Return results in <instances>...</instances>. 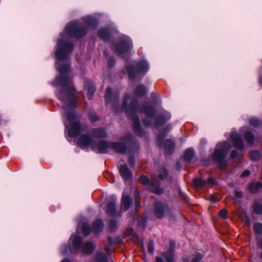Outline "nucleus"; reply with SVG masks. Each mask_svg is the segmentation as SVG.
I'll return each instance as SVG.
<instances>
[{"instance_id":"nucleus-4","label":"nucleus","mask_w":262,"mask_h":262,"mask_svg":"<svg viewBox=\"0 0 262 262\" xmlns=\"http://www.w3.org/2000/svg\"><path fill=\"white\" fill-rule=\"evenodd\" d=\"M140 111L144 113L146 116L145 118L142 120V124L146 127L154 126L156 128H158L163 125L171 117L167 113L156 116L155 108L147 102L143 103L140 107Z\"/></svg>"},{"instance_id":"nucleus-22","label":"nucleus","mask_w":262,"mask_h":262,"mask_svg":"<svg viewBox=\"0 0 262 262\" xmlns=\"http://www.w3.org/2000/svg\"><path fill=\"white\" fill-rule=\"evenodd\" d=\"M104 227V224L102 220H97L94 222L93 225V231L95 233L101 232Z\"/></svg>"},{"instance_id":"nucleus-23","label":"nucleus","mask_w":262,"mask_h":262,"mask_svg":"<svg viewBox=\"0 0 262 262\" xmlns=\"http://www.w3.org/2000/svg\"><path fill=\"white\" fill-rule=\"evenodd\" d=\"M166 262H174V253L173 250H169L162 253Z\"/></svg>"},{"instance_id":"nucleus-2","label":"nucleus","mask_w":262,"mask_h":262,"mask_svg":"<svg viewBox=\"0 0 262 262\" xmlns=\"http://www.w3.org/2000/svg\"><path fill=\"white\" fill-rule=\"evenodd\" d=\"M104 98L106 105L107 106L111 105L115 112L119 113L125 110L128 119L133 122L134 133L140 136L144 135V130L141 127L140 119L137 114L139 106L137 98H133L128 105L130 95L129 93H126L122 104L120 106L119 104V91L116 89L113 90L110 87L106 89Z\"/></svg>"},{"instance_id":"nucleus-42","label":"nucleus","mask_w":262,"mask_h":262,"mask_svg":"<svg viewBox=\"0 0 262 262\" xmlns=\"http://www.w3.org/2000/svg\"><path fill=\"white\" fill-rule=\"evenodd\" d=\"M135 194V202L136 204H138V203H140V194L138 190H136L134 192Z\"/></svg>"},{"instance_id":"nucleus-52","label":"nucleus","mask_w":262,"mask_h":262,"mask_svg":"<svg viewBox=\"0 0 262 262\" xmlns=\"http://www.w3.org/2000/svg\"><path fill=\"white\" fill-rule=\"evenodd\" d=\"M258 246L262 249V238L259 240L258 243ZM260 257L262 258V252L260 254Z\"/></svg>"},{"instance_id":"nucleus-36","label":"nucleus","mask_w":262,"mask_h":262,"mask_svg":"<svg viewBox=\"0 0 262 262\" xmlns=\"http://www.w3.org/2000/svg\"><path fill=\"white\" fill-rule=\"evenodd\" d=\"M165 136V133H159L157 135V143L159 146L162 145Z\"/></svg>"},{"instance_id":"nucleus-34","label":"nucleus","mask_w":262,"mask_h":262,"mask_svg":"<svg viewBox=\"0 0 262 262\" xmlns=\"http://www.w3.org/2000/svg\"><path fill=\"white\" fill-rule=\"evenodd\" d=\"M104 55L107 59L108 67L110 68L113 67L116 63L115 57L114 56L107 57V52L106 51L104 52Z\"/></svg>"},{"instance_id":"nucleus-56","label":"nucleus","mask_w":262,"mask_h":262,"mask_svg":"<svg viewBox=\"0 0 262 262\" xmlns=\"http://www.w3.org/2000/svg\"><path fill=\"white\" fill-rule=\"evenodd\" d=\"M61 262H71L69 259L66 258L62 260Z\"/></svg>"},{"instance_id":"nucleus-16","label":"nucleus","mask_w":262,"mask_h":262,"mask_svg":"<svg viewBox=\"0 0 262 262\" xmlns=\"http://www.w3.org/2000/svg\"><path fill=\"white\" fill-rule=\"evenodd\" d=\"M111 148H112L116 152L125 154L126 152V146L122 142H111Z\"/></svg>"},{"instance_id":"nucleus-44","label":"nucleus","mask_w":262,"mask_h":262,"mask_svg":"<svg viewBox=\"0 0 262 262\" xmlns=\"http://www.w3.org/2000/svg\"><path fill=\"white\" fill-rule=\"evenodd\" d=\"M234 194H235V196L238 199H240V198H242V196H243L242 192L238 189H236L235 190Z\"/></svg>"},{"instance_id":"nucleus-14","label":"nucleus","mask_w":262,"mask_h":262,"mask_svg":"<svg viewBox=\"0 0 262 262\" xmlns=\"http://www.w3.org/2000/svg\"><path fill=\"white\" fill-rule=\"evenodd\" d=\"M233 146L238 150H242L244 147L243 141L240 136L235 132H232L231 135Z\"/></svg>"},{"instance_id":"nucleus-39","label":"nucleus","mask_w":262,"mask_h":262,"mask_svg":"<svg viewBox=\"0 0 262 262\" xmlns=\"http://www.w3.org/2000/svg\"><path fill=\"white\" fill-rule=\"evenodd\" d=\"M89 117L92 122H95L99 120L98 116L95 113H90Z\"/></svg>"},{"instance_id":"nucleus-49","label":"nucleus","mask_w":262,"mask_h":262,"mask_svg":"<svg viewBox=\"0 0 262 262\" xmlns=\"http://www.w3.org/2000/svg\"><path fill=\"white\" fill-rule=\"evenodd\" d=\"M231 158L233 159L237 156V152L236 150H233L231 152Z\"/></svg>"},{"instance_id":"nucleus-30","label":"nucleus","mask_w":262,"mask_h":262,"mask_svg":"<svg viewBox=\"0 0 262 262\" xmlns=\"http://www.w3.org/2000/svg\"><path fill=\"white\" fill-rule=\"evenodd\" d=\"M96 262H108L107 257L102 252H98L96 255Z\"/></svg>"},{"instance_id":"nucleus-29","label":"nucleus","mask_w":262,"mask_h":262,"mask_svg":"<svg viewBox=\"0 0 262 262\" xmlns=\"http://www.w3.org/2000/svg\"><path fill=\"white\" fill-rule=\"evenodd\" d=\"M253 211L256 214H262V205L258 202H255L252 206Z\"/></svg>"},{"instance_id":"nucleus-55","label":"nucleus","mask_w":262,"mask_h":262,"mask_svg":"<svg viewBox=\"0 0 262 262\" xmlns=\"http://www.w3.org/2000/svg\"><path fill=\"white\" fill-rule=\"evenodd\" d=\"M142 223L144 224L145 223V221H143L142 220H141L139 221L138 222V224L139 225H141V224H142Z\"/></svg>"},{"instance_id":"nucleus-6","label":"nucleus","mask_w":262,"mask_h":262,"mask_svg":"<svg viewBox=\"0 0 262 262\" xmlns=\"http://www.w3.org/2000/svg\"><path fill=\"white\" fill-rule=\"evenodd\" d=\"M149 69V63L146 60L138 62L136 68L130 64L126 66V71L130 80H133L137 78L138 74L144 75L148 71Z\"/></svg>"},{"instance_id":"nucleus-11","label":"nucleus","mask_w":262,"mask_h":262,"mask_svg":"<svg viewBox=\"0 0 262 262\" xmlns=\"http://www.w3.org/2000/svg\"><path fill=\"white\" fill-rule=\"evenodd\" d=\"M168 209V207L166 204L161 202H157L154 205V212L158 219H161L164 216Z\"/></svg>"},{"instance_id":"nucleus-53","label":"nucleus","mask_w":262,"mask_h":262,"mask_svg":"<svg viewBox=\"0 0 262 262\" xmlns=\"http://www.w3.org/2000/svg\"><path fill=\"white\" fill-rule=\"evenodd\" d=\"M105 251L106 252V253L108 255H110L111 254V252H110V248L108 246H106V247H105Z\"/></svg>"},{"instance_id":"nucleus-12","label":"nucleus","mask_w":262,"mask_h":262,"mask_svg":"<svg viewBox=\"0 0 262 262\" xmlns=\"http://www.w3.org/2000/svg\"><path fill=\"white\" fill-rule=\"evenodd\" d=\"M117 196L115 195H112L107 200L106 205V212L111 216L115 215L117 211Z\"/></svg>"},{"instance_id":"nucleus-27","label":"nucleus","mask_w":262,"mask_h":262,"mask_svg":"<svg viewBox=\"0 0 262 262\" xmlns=\"http://www.w3.org/2000/svg\"><path fill=\"white\" fill-rule=\"evenodd\" d=\"M206 181L201 178H195L193 181L194 186L196 189H200L205 186Z\"/></svg>"},{"instance_id":"nucleus-32","label":"nucleus","mask_w":262,"mask_h":262,"mask_svg":"<svg viewBox=\"0 0 262 262\" xmlns=\"http://www.w3.org/2000/svg\"><path fill=\"white\" fill-rule=\"evenodd\" d=\"M249 123L251 126L257 127L260 124V121L258 118L252 117L249 119Z\"/></svg>"},{"instance_id":"nucleus-31","label":"nucleus","mask_w":262,"mask_h":262,"mask_svg":"<svg viewBox=\"0 0 262 262\" xmlns=\"http://www.w3.org/2000/svg\"><path fill=\"white\" fill-rule=\"evenodd\" d=\"M253 230L256 234H262V223L259 222L255 223L253 224Z\"/></svg>"},{"instance_id":"nucleus-51","label":"nucleus","mask_w":262,"mask_h":262,"mask_svg":"<svg viewBox=\"0 0 262 262\" xmlns=\"http://www.w3.org/2000/svg\"><path fill=\"white\" fill-rule=\"evenodd\" d=\"M156 262H164L163 258L160 256L156 257Z\"/></svg>"},{"instance_id":"nucleus-47","label":"nucleus","mask_w":262,"mask_h":262,"mask_svg":"<svg viewBox=\"0 0 262 262\" xmlns=\"http://www.w3.org/2000/svg\"><path fill=\"white\" fill-rule=\"evenodd\" d=\"M181 203L184 202V203H187L188 202V201L187 200L186 196L184 194H183L182 192H181Z\"/></svg>"},{"instance_id":"nucleus-17","label":"nucleus","mask_w":262,"mask_h":262,"mask_svg":"<svg viewBox=\"0 0 262 262\" xmlns=\"http://www.w3.org/2000/svg\"><path fill=\"white\" fill-rule=\"evenodd\" d=\"M86 27L93 29L96 28L98 25V20L92 16H86L82 18Z\"/></svg>"},{"instance_id":"nucleus-48","label":"nucleus","mask_w":262,"mask_h":262,"mask_svg":"<svg viewBox=\"0 0 262 262\" xmlns=\"http://www.w3.org/2000/svg\"><path fill=\"white\" fill-rule=\"evenodd\" d=\"M250 174V171L249 170H246L244 171L241 175V177H248Z\"/></svg>"},{"instance_id":"nucleus-58","label":"nucleus","mask_w":262,"mask_h":262,"mask_svg":"<svg viewBox=\"0 0 262 262\" xmlns=\"http://www.w3.org/2000/svg\"><path fill=\"white\" fill-rule=\"evenodd\" d=\"M260 84L262 85V77H261L259 79Z\"/></svg>"},{"instance_id":"nucleus-57","label":"nucleus","mask_w":262,"mask_h":262,"mask_svg":"<svg viewBox=\"0 0 262 262\" xmlns=\"http://www.w3.org/2000/svg\"><path fill=\"white\" fill-rule=\"evenodd\" d=\"M142 249H143V252L144 253L145 250V248L144 247L143 244H142Z\"/></svg>"},{"instance_id":"nucleus-41","label":"nucleus","mask_w":262,"mask_h":262,"mask_svg":"<svg viewBox=\"0 0 262 262\" xmlns=\"http://www.w3.org/2000/svg\"><path fill=\"white\" fill-rule=\"evenodd\" d=\"M128 161L130 165L134 167L135 165V157L134 155H130L128 156Z\"/></svg>"},{"instance_id":"nucleus-5","label":"nucleus","mask_w":262,"mask_h":262,"mask_svg":"<svg viewBox=\"0 0 262 262\" xmlns=\"http://www.w3.org/2000/svg\"><path fill=\"white\" fill-rule=\"evenodd\" d=\"M231 145L228 142L219 143L216 146L212 155L213 160L218 163L220 168L224 169L227 166L225 158L230 149Z\"/></svg>"},{"instance_id":"nucleus-35","label":"nucleus","mask_w":262,"mask_h":262,"mask_svg":"<svg viewBox=\"0 0 262 262\" xmlns=\"http://www.w3.org/2000/svg\"><path fill=\"white\" fill-rule=\"evenodd\" d=\"M249 156L252 160L256 161L259 158L260 153L257 150H252L249 152Z\"/></svg>"},{"instance_id":"nucleus-60","label":"nucleus","mask_w":262,"mask_h":262,"mask_svg":"<svg viewBox=\"0 0 262 262\" xmlns=\"http://www.w3.org/2000/svg\"><path fill=\"white\" fill-rule=\"evenodd\" d=\"M157 182L159 183V180L158 179V178H157Z\"/></svg>"},{"instance_id":"nucleus-21","label":"nucleus","mask_w":262,"mask_h":262,"mask_svg":"<svg viewBox=\"0 0 262 262\" xmlns=\"http://www.w3.org/2000/svg\"><path fill=\"white\" fill-rule=\"evenodd\" d=\"M174 142L170 139H167L164 143V150L166 155L172 154L174 149Z\"/></svg>"},{"instance_id":"nucleus-24","label":"nucleus","mask_w":262,"mask_h":262,"mask_svg":"<svg viewBox=\"0 0 262 262\" xmlns=\"http://www.w3.org/2000/svg\"><path fill=\"white\" fill-rule=\"evenodd\" d=\"M147 93L145 86L143 84L137 85L135 89V94L138 97H142Z\"/></svg>"},{"instance_id":"nucleus-3","label":"nucleus","mask_w":262,"mask_h":262,"mask_svg":"<svg viewBox=\"0 0 262 262\" xmlns=\"http://www.w3.org/2000/svg\"><path fill=\"white\" fill-rule=\"evenodd\" d=\"M95 249V244L91 241L83 242V239L77 234H73L69 241L68 245H62L60 248L61 255L67 254L69 252L77 253L81 251L82 254L90 255Z\"/></svg>"},{"instance_id":"nucleus-45","label":"nucleus","mask_w":262,"mask_h":262,"mask_svg":"<svg viewBox=\"0 0 262 262\" xmlns=\"http://www.w3.org/2000/svg\"><path fill=\"white\" fill-rule=\"evenodd\" d=\"M202 258V255L200 253H198L196 255L195 257L192 259V262H201V260Z\"/></svg>"},{"instance_id":"nucleus-59","label":"nucleus","mask_w":262,"mask_h":262,"mask_svg":"<svg viewBox=\"0 0 262 262\" xmlns=\"http://www.w3.org/2000/svg\"><path fill=\"white\" fill-rule=\"evenodd\" d=\"M110 239H111V237H108V241L110 242Z\"/></svg>"},{"instance_id":"nucleus-1","label":"nucleus","mask_w":262,"mask_h":262,"mask_svg":"<svg viewBox=\"0 0 262 262\" xmlns=\"http://www.w3.org/2000/svg\"><path fill=\"white\" fill-rule=\"evenodd\" d=\"M73 48V45H56L55 66L60 75L50 82L53 86L59 85L61 88L56 93V96L60 101L59 105L62 109V114L66 118L63 121L65 134L68 138L80 135L77 144L82 149L91 147L98 153L105 154L111 149V143L104 140L96 143L88 135H81L86 132L87 127L85 125L79 123V116L74 111L77 101V91L73 88L67 89L72 82V79L69 76L71 67L69 59Z\"/></svg>"},{"instance_id":"nucleus-13","label":"nucleus","mask_w":262,"mask_h":262,"mask_svg":"<svg viewBox=\"0 0 262 262\" xmlns=\"http://www.w3.org/2000/svg\"><path fill=\"white\" fill-rule=\"evenodd\" d=\"M80 228L81 232L85 235H88L91 232V229L90 226L85 222V219L83 216H80L79 218V222L77 227V232H78Z\"/></svg>"},{"instance_id":"nucleus-43","label":"nucleus","mask_w":262,"mask_h":262,"mask_svg":"<svg viewBox=\"0 0 262 262\" xmlns=\"http://www.w3.org/2000/svg\"><path fill=\"white\" fill-rule=\"evenodd\" d=\"M227 211L226 209H223L219 212V216L222 219L227 218Z\"/></svg>"},{"instance_id":"nucleus-9","label":"nucleus","mask_w":262,"mask_h":262,"mask_svg":"<svg viewBox=\"0 0 262 262\" xmlns=\"http://www.w3.org/2000/svg\"><path fill=\"white\" fill-rule=\"evenodd\" d=\"M122 142H126L129 143L132 147L129 150V152L133 151L135 153H137L139 151L140 146L137 142L135 141L134 137L130 133H126L121 138Z\"/></svg>"},{"instance_id":"nucleus-19","label":"nucleus","mask_w":262,"mask_h":262,"mask_svg":"<svg viewBox=\"0 0 262 262\" xmlns=\"http://www.w3.org/2000/svg\"><path fill=\"white\" fill-rule=\"evenodd\" d=\"M119 172L121 177L126 181L132 178V172L126 164L120 165Z\"/></svg>"},{"instance_id":"nucleus-54","label":"nucleus","mask_w":262,"mask_h":262,"mask_svg":"<svg viewBox=\"0 0 262 262\" xmlns=\"http://www.w3.org/2000/svg\"><path fill=\"white\" fill-rule=\"evenodd\" d=\"M141 208V206L139 205V203L138 204H136V211L137 212L139 209Z\"/></svg>"},{"instance_id":"nucleus-8","label":"nucleus","mask_w":262,"mask_h":262,"mask_svg":"<svg viewBox=\"0 0 262 262\" xmlns=\"http://www.w3.org/2000/svg\"><path fill=\"white\" fill-rule=\"evenodd\" d=\"M139 182L145 185L147 189L154 193L160 194L163 192V189L159 186L155 185L153 182L147 176H141L139 179Z\"/></svg>"},{"instance_id":"nucleus-38","label":"nucleus","mask_w":262,"mask_h":262,"mask_svg":"<svg viewBox=\"0 0 262 262\" xmlns=\"http://www.w3.org/2000/svg\"><path fill=\"white\" fill-rule=\"evenodd\" d=\"M168 176V173L165 168H162L160 170L159 177L162 180H164Z\"/></svg>"},{"instance_id":"nucleus-28","label":"nucleus","mask_w":262,"mask_h":262,"mask_svg":"<svg viewBox=\"0 0 262 262\" xmlns=\"http://www.w3.org/2000/svg\"><path fill=\"white\" fill-rule=\"evenodd\" d=\"M245 139L246 141L250 145H252L254 143V135L252 132L250 131L245 133Z\"/></svg>"},{"instance_id":"nucleus-25","label":"nucleus","mask_w":262,"mask_h":262,"mask_svg":"<svg viewBox=\"0 0 262 262\" xmlns=\"http://www.w3.org/2000/svg\"><path fill=\"white\" fill-rule=\"evenodd\" d=\"M249 191L252 193H255L262 188V183L259 182H252L248 186Z\"/></svg>"},{"instance_id":"nucleus-18","label":"nucleus","mask_w":262,"mask_h":262,"mask_svg":"<svg viewBox=\"0 0 262 262\" xmlns=\"http://www.w3.org/2000/svg\"><path fill=\"white\" fill-rule=\"evenodd\" d=\"M91 134L94 138H105L107 137V133L103 128H94L91 130Z\"/></svg>"},{"instance_id":"nucleus-33","label":"nucleus","mask_w":262,"mask_h":262,"mask_svg":"<svg viewBox=\"0 0 262 262\" xmlns=\"http://www.w3.org/2000/svg\"><path fill=\"white\" fill-rule=\"evenodd\" d=\"M193 156V151L191 149H187L184 155V159L186 161L189 162Z\"/></svg>"},{"instance_id":"nucleus-7","label":"nucleus","mask_w":262,"mask_h":262,"mask_svg":"<svg viewBox=\"0 0 262 262\" xmlns=\"http://www.w3.org/2000/svg\"><path fill=\"white\" fill-rule=\"evenodd\" d=\"M112 46L117 53L122 55L133 48V42L128 36L121 35L118 38L117 42L112 43Z\"/></svg>"},{"instance_id":"nucleus-40","label":"nucleus","mask_w":262,"mask_h":262,"mask_svg":"<svg viewBox=\"0 0 262 262\" xmlns=\"http://www.w3.org/2000/svg\"><path fill=\"white\" fill-rule=\"evenodd\" d=\"M155 251L154 244L152 241H150L148 245V252L150 254H153Z\"/></svg>"},{"instance_id":"nucleus-20","label":"nucleus","mask_w":262,"mask_h":262,"mask_svg":"<svg viewBox=\"0 0 262 262\" xmlns=\"http://www.w3.org/2000/svg\"><path fill=\"white\" fill-rule=\"evenodd\" d=\"M84 88L88 90L87 96L88 99H92L96 91L94 84L90 81H87L84 85Z\"/></svg>"},{"instance_id":"nucleus-15","label":"nucleus","mask_w":262,"mask_h":262,"mask_svg":"<svg viewBox=\"0 0 262 262\" xmlns=\"http://www.w3.org/2000/svg\"><path fill=\"white\" fill-rule=\"evenodd\" d=\"M133 201L132 198L129 195H125L124 193H123L120 208L121 211L125 212L129 209Z\"/></svg>"},{"instance_id":"nucleus-10","label":"nucleus","mask_w":262,"mask_h":262,"mask_svg":"<svg viewBox=\"0 0 262 262\" xmlns=\"http://www.w3.org/2000/svg\"><path fill=\"white\" fill-rule=\"evenodd\" d=\"M117 32V30L114 26H107L100 29L98 33V35L100 38L104 40H108L111 36Z\"/></svg>"},{"instance_id":"nucleus-37","label":"nucleus","mask_w":262,"mask_h":262,"mask_svg":"<svg viewBox=\"0 0 262 262\" xmlns=\"http://www.w3.org/2000/svg\"><path fill=\"white\" fill-rule=\"evenodd\" d=\"M118 228V224L116 221L112 220L109 222V228L112 231H115Z\"/></svg>"},{"instance_id":"nucleus-26","label":"nucleus","mask_w":262,"mask_h":262,"mask_svg":"<svg viewBox=\"0 0 262 262\" xmlns=\"http://www.w3.org/2000/svg\"><path fill=\"white\" fill-rule=\"evenodd\" d=\"M239 217L245 223L250 225V220L246 212L244 209L239 211Z\"/></svg>"},{"instance_id":"nucleus-46","label":"nucleus","mask_w":262,"mask_h":262,"mask_svg":"<svg viewBox=\"0 0 262 262\" xmlns=\"http://www.w3.org/2000/svg\"><path fill=\"white\" fill-rule=\"evenodd\" d=\"M207 182L209 184L214 185L216 184L215 179L212 177H209L207 179Z\"/></svg>"},{"instance_id":"nucleus-50","label":"nucleus","mask_w":262,"mask_h":262,"mask_svg":"<svg viewBox=\"0 0 262 262\" xmlns=\"http://www.w3.org/2000/svg\"><path fill=\"white\" fill-rule=\"evenodd\" d=\"M211 201L212 202H216L219 201L220 198L216 199L215 197L213 195L211 196Z\"/></svg>"}]
</instances>
